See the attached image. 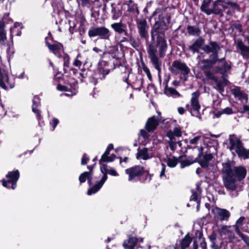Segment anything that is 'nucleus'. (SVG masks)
Segmentation results:
<instances>
[{
    "label": "nucleus",
    "mask_w": 249,
    "mask_h": 249,
    "mask_svg": "<svg viewBox=\"0 0 249 249\" xmlns=\"http://www.w3.org/2000/svg\"><path fill=\"white\" fill-rule=\"evenodd\" d=\"M165 30L164 25L159 23L155 24L151 34L152 40H154L155 36H157L156 43L149 44L147 50L150 62L159 72H160L162 65L160 59L165 55L167 48V44L164 38Z\"/></svg>",
    "instance_id": "nucleus-1"
},
{
    "label": "nucleus",
    "mask_w": 249,
    "mask_h": 249,
    "mask_svg": "<svg viewBox=\"0 0 249 249\" xmlns=\"http://www.w3.org/2000/svg\"><path fill=\"white\" fill-rule=\"evenodd\" d=\"M231 69L230 65L224 62L222 67H210L205 71L204 73L206 78L217 83V87L220 90H223V87L227 84L228 81L225 78V72Z\"/></svg>",
    "instance_id": "nucleus-2"
},
{
    "label": "nucleus",
    "mask_w": 249,
    "mask_h": 249,
    "mask_svg": "<svg viewBox=\"0 0 249 249\" xmlns=\"http://www.w3.org/2000/svg\"><path fill=\"white\" fill-rule=\"evenodd\" d=\"M229 148L231 151L234 150L240 158H249V150L244 148L240 138L235 137L234 134H231L229 135Z\"/></svg>",
    "instance_id": "nucleus-3"
},
{
    "label": "nucleus",
    "mask_w": 249,
    "mask_h": 249,
    "mask_svg": "<svg viewBox=\"0 0 249 249\" xmlns=\"http://www.w3.org/2000/svg\"><path fill=\"white\" fill-rule=\"evenodd\" d=\"M231 170L229 166L227 165L222 168V180L225 188L228 190L233 191L236 189L238 180L230 174Z\"/></svg>",
    "instance_id": "nucleus-4"
},
{
    "label": "nucleus",
    "mask_w": 249,
    "mask_h": 249,
    "mask_svg": "<svg viewBox=\"0 0 249 249\" xmlns=\"http://www.w3.org/2000/svg\"><path fill=\"white\" fill-rule=\"evenodd\" d=\"M225 165L229 166L231 169L230 174L237 180L241 181L246 177L247 170L245 167L242 165L234 166L230 162H225L222 163V168H224Z\"/></svg>",
    "instance_id": "nucleus-5"
},
{
    "label": "nucleus",
    "mask_w": 249,
    "mask_h": 249,
    "mask_svg": "<svg viewBox=\"0 0 249 249\" xmlns=\"http://www.w3.org/2000/svg\"><path fill=\"white\" fill-rule=\"evenodd\" d=\"M88 35L90 37L99 36L101 39H108L111 33L108 29L104 26H101L90 29Z\"/></svg>",
    "instance_id": "nucleus-6"
},
{
    "label": "nucleus",
    "mask_w": 249,
    "mask_h": 249,
    "mask_svg": "<svg viewBox=\"0 0 249 249\" xmlns=\"http://www.w3.org/2000/svg\"><path fill=\"white\" fill-rule=\"evenodd\" d=\"M200 95V92L198 90L193 92L191 94V106L192 108L188 109L192 115L199 117V110L200 109V105L198 102V98Z\"/></svg>",
    "instance_id": "nucleus-7"
},
{
    "label": "nucleus",
    "mask_w": 249,
    "mask_h": 249,
    "mask_svg": "<svg viewBox=\"0 0 249 249\" xmlns=\"http://www.w3.org/2000/svg\"><path fill=\"white\" fill-rule=\"evenodd\" d=\"M100 170L104 175L99 181L88 190V194L89 195H91L98 192L103 186L107 178V173H108V169H107V165L106 164H103L100 167Z\"/></svg>",
    "instance_id": "nucleus-8"
},
{
    "label": "nucleus",
    "mask_w": 249,
    "mask_h": 249,
    "mask_svg": "<svg viewBox=\"0 0 249 249\" xmlns=\"http://www.w3.org/2000/svg\"><path fill=\"white\" fill-rule=\"evenodd\" d=\"M171 71L174 74L180 72L183 75L186 76L188 74L190 70L185 63L178 60H176L172 64Z\"/></svg>",
    "instance_id": "nucleus-9"
},
{
    "label": "nucleus",
    "mask_w": 249,
    "mask_h": 249,
    "mask_svg": "<svg viewBox=\"0 0 249 249\" xmlns=\"http://www.w3.org/2000/svg\"><path fill=\"white\" fill-rule=\"evenodd\" d=\"M202 49L206 53H213V54L210 56V58L217 60L220 62H222L224 60V59H217L218 52L220 50V47L216 42H211L209 43V44L205 45L202 48Z\"/></svg>",
    "instance_id": "nucleus-10"
},
{
    "label": "nucleus",
    "mask_w": 249,
    "mask_h": 249,
    "mask_svg": "<svg viewBox=\"0 0 249 249\" xmlns=\"http://www.w3.org/2000/svg\"><path fill=\"white\" fill-rule=\"evenodd\" d=\"M6 177L8 178V179L6 181L4 180H2L3 186L4 187L9 188L8 183H11V187L12 189H15L16 187V182L19 177V173L18 171L17 170L15 171L8 172Z\"/></svg>",
    "instance_id": "nucleus-11"
},
{
    "label": "nucleus",
    "mask_w": 249,
    "mask_h": 249,
    "mask_svg": "<svg viewBox=\"0 0 249 249\" xmlns=\"http://www.w3.org/2000/svg\"><path fill=\"white\" fill-rule=\"evenodd\" d=\"M144 172L143 167L139 165L134 166L125 170V173L129 176L128 178L129 181H131L135 178L142 176Z\"/></svg>",
    "instance_id": "nucleus-12"
},
{
    "label": "nucleus",
    "mask_w": 249,
    "mask_h": 249,
    "mask_svg": "<svg viewBox=\"0 0 249 249\" xmlns=\"http://www.w3.org/2000/svg\"><path fill=\"white\" fill-rule=\"evenodd\" d=\"M137 26L140 36L142 38L147 39L148 36L147 21L144 19H139L137 21Z\"/></svg>",
    "instance_id": "nucleus-13"
},
{
    "label": "nucleus",
    "mask_w": 249,
    "mask_h": 249,
    "mask_svg": "<svg viewBox=\"0 0 249 249\" xmlns=\"http://www.w3.org/2000/svg\"><path fill=\"white\" fill-rule=\"evenodd\" d=\"M98 73L99 75V78L101 80L104 79L106 76L107 75L110 70L108 68L107 63L104 61H100L98 63Z\"/></svg>",
    "instance_id": "nucleus-14"
},
{
    "label": "nucleus",
    "mask_w": 249,
    "mask_h": 249,
    "mask_svg": "<svg viewBox=\"0 0 249 249\" xmlns=\"http://www.w3.org/2000/svg\"><path fill=\"white\" fill-rule=\"evenodd\" d=\"M217 61V60L212 58H211V59L200 60L198 62V67L200 70L203 71L204 72L205 71L213 66Z\"/></svg>",
    "instance_id": "nucleus-15"
},
{
    "label": "nucleus",
    "mask_w": 249,
    "mask_h": 249,
    "mask_svg": "<svg viewBox=\"0 0 249 249\" xmlns=\"http://www.w3.org/2000/svg\"><path fill=\"white\" fill-rule=\"evenodd\" d=\"M226 8V3L224 1L219 0L213 4V8L210 9V10L211 14L215 13L222 16L223 11Z\"/></svg>",
    "instance_id": "nucleus-16"
},
{
    "label": "nucleus",
    "mask_w": 249,
    "mask_h": 249,
    "mask_svg": "<svg viewBox=\"0 0 249 249\" xmlns=\"http://www.w3.org/2000/svg\"><path fill=\"white\" fill-rule=\"evenodd\" d=\"M110 26L116 33L119 34H123L126 36H128L126 25L122 22L114 23L111 24Z\"/></svg>",
    "instance_id": "nucleus-17"
},
{
    "label": "nucleus",
    "mask_w": 249,
    "mask_h": 249,
    "mask_svg": "<svg viewBox=\"0 0 249 249\" xmlns=\"http://www.w3.org/2000/svg\"><path fill=\"white\" fill-rule=\"evenodd\" d=\"M237 48L241 51V54L244 58L249 59V46H246L241 40L237 41Z\"/></svg>",
    "instance_id": "nucleus-18"
},
{
    "label": "nucleus",
    "mask_w": 249,
    "mask_h": 249,
    "mask_svg": "<svg viewBox=\"0 0 249 249\" xmlns=\"http://www.w3.org/2000/svg\"><path fill=\"white\" fill-rule=\"evenodd\" d=\"M204 42L205 41L203 38L198 37L192 45L189 46V48L194 53L196 52H198L199 49L202 48Z\"/></svg>",
    "instance_id": "nucleus-19"
},
{
    "label": "nucleus",
    "mask_w": 249,
    "mask_h": 249,
    "mask_svg": "<svg viewBox=\"0 0 249 249\" xmlns=\"http://www.w3.org/2000/svg\"><path fill=\"white\" fill-rule=\"evenodd\" d=\"M155 116L149 118L145 124V128L148 132L154 130L159 124Z\"/></svg>",
    "instance_id": "nucleus-20"
},
{
    "label": "nucleus",
    "mask_w": 249,
    "mask_h": 249,
    "mask_svg": "<svg viewBox=\"0 0 249 249\" xmlns=\"http://www.w3.org/2000/svg\"><path fill=\"white\" fill-rule=\"evenodd\" d=\"M198 234V238L195 239L193 242L194 249H197V243L200 244V246L202 249H206L207 245L204 238L202 237V234L200 232H198L196 234Z\"/></svg>",
    "instance_id": "nucleus-21"
},
{
    "label": "nucleus",
    "mask_w": 249,
    "mask_h": 249,
    "mask_svg": "<svg viewBox=\"0 0 249 249\" xmlns=\"http://www.w3.org/2000/svg\"><path fill=\"white\" fill-rule=\"evenodd\" d=\"M221 236H224V238L228 237L232 238L233 237V232L229 229V227L227 226H223L218 230Z\"/></svg>",
    "instance_id": "nucleus-22"
},
{
    "label": "nucleus",
    "mask_w": 249,
    "mask_h": 249,
    "mask_svg": "<svg viewBox=\"0 0 249 249\" xmlns=\"http://www.w3.org/2000/svg\"><path fill=\"white\" fill-rule=\"evenodd\" d=\"M92 173L91 172H85L80 175L79 180L80 183H82L85 182L86 179H87L88 183L90 186L92 184Z\"/></svg>",
    "instance_id": "nucleus-23"
},
{
    "label": "nucleus",
    "mask_w": 249,
    "mask_h": 249,
    "mask_svg": "<svg viewBox=\"0 0 249 249\" xmlns=\"http://www.w3.org/2000/svg\"><path fill=\"white\" fill-rule=\"evenodd\" d=\"M213 157L211 154H206L202 158H198V161L202 167L206 168L208 166L209 161L212 159Z\"/></svg>",
    "instance_id": "nucleus-24"
},
{
    "label": "nucleus",
    "mask_w": 249,
    "mask_h": 249,
    "mask_svg": "<svg viewBox=\"0 0 249 249\" xmlns=\"http://www.w3.org/2000/svg\"><path fill=\"white\" fill-rule=\"evenodd\" d=\"M216 213L221 220H225L230 216V213L225 209H216Z\"/></svg>",
    "instance_id": "nucleus-25"
},
{
    "label": "nucleus",
    "mask_w": 249,
    "mask_h": 249,
    "mask_svg": "<svg viewBox=\"0 0 249 249\" xmlns=\"http://www.w3.org/2000/svg\"><path fill=\"white\" fill-rule=\"evenodd\" d=\"M5 83H9V77L7 74L0 69V87L4 89H7Z\"/></svg>",
    "instance_id": "nucleus-26"
},
{
    "label": "nucleus",
    "mask_w": 249,
    "mask_h": 249,
    "mask_svg": "<svg viewBox=\"0 0 249 249\" xmlns=\"http://www.w3.org/2000/svg\"><path fill=\"white\" fill-rule=\"evenodd\" d=\"M137 239L135 237L129 238L123 243L124 247L127 249H133L136 244Z\"/></svg>",
    "instance_id": "nucleus-27"
},
{
    "label": "nucleus",
    "mask_w": 249,
    "mask_h": 249,
    "mask_svg": "<svg viewBox=\"0 0 249 249\" xmlns=\"http://www.w3.org/2000/svg\"><path fill=\"white\" fill-rule=\"evenodd\" d=\"M5 22L3 20H0V42H4L7 39L5 31Z\"/></svg>",
    "instance_id": "nucleus-28"
},
{
    "label": "nucleus",
    "mask_w": 249,
    "mask_h": 249,
    "mask_svg": "<svg viewBox=\"0 0 249 249\" xmlns=\"http://www.w3.org/2000/svg\"><path fill=\"white\" fill-rule=\"evenodd\" d=\"M167 136L170 139H174L175 136L180 137L181 136L180 129L179 127H176L173 131H169L167 132Z\"/></svg>",
    "instance_id": "nucleus-29"
},
{
    "label": "nucleus",
    "mask_w": 249,
    "mask_h": 249,
    "mask_svg": "<svg viewBox=\"0 0 249 249\" xmlns=\"http://www.w3.org/2000/svg\"><path fill=\"white\" fill-rule=\"evenodd\" d=\"M39 99L37 98H35L33 100V106H32V110L36 114V116L38 119H40L41 118V115L40 114L39 110L37 109V107L39 105Z\"/></svg>",
    "instance_id": "nucleus-30"
},
{
    "label": "nucleus",
    "mask_w": 249,
    "mask_h": 249,
    "mask_svg": "<svg viewBox=\"0 0 249 249\" xmlns=\"http://www.w3.org/2000/svg\"><path fill=\"white\" fill-rule=\"evenodd\" d=\"M196 161V159H193L191 157H188L185 159L182 160L180 161V167L183 168L186 166L190 165Z\"/></svg>",
    "instance_id": "nucleus-31"
},
{
    "label": "nucleus",
    "mask_w": 249,
    "mask_h": 249,
    "mask_svg": "<svg viewBox=\"0 0 249 249\" xmlns=\"http://www.w3.org/2000/svg\"><path fill=\"white\" fill-rule=\"evenodd\" d=\"M137 158H141L144 160L149 159L150 157L148 153V149L147 148H143L139 150Z\"/></svg>",
    "instance_id": "nucleus-32"
},
{
    "label": "nucleus",
    "mask_w": 249,
    "mask_h": 249,
    "mask_svg": "<svg viewBox=\"0 0 249 249\" xmlns=\"http://www.w3.org/2000/svg\"><path fill=\"white\" fill-rule=\"evenodd\" d=\"M192 241V238L188 234H186L184 238L182 240L181 243V248L184 249L189 247Z\"/></svg>",
    "instance_id": "nucleus-33"
},
{
    "label": "nucleus",
    "mask_w": 249,
    "mask_h": 249,
    "mask_svg": "<svg viewBox=\"0 0 249 249\" xmlns=\"http://www.w3.org/2000/svg\"><path fill=\"white\" fill-rule=\"evenodd\" d=\"M212 0H203V3L201 6L202 11L206 13L207 15L211 14L210 9L208 8V6L211 3Z\"/></svg>",
    "instance_id": "nucleus-34"
},
{
    "label": "nucleus",
    "mask_w": 249,
    "mask_h": 249,
    "mask_svg": "<svg viewBox=\"0 0 249 249\" xmlns=\"http://www.w3.org/2000/svg\"><path fill=\"white\" fill-rule=\"evenodd\" d=\"M47 46L49 50L54 54L56 55L58 51L60 50L62 45L61 44H50L48 42L46 43Z\"/></svg>",
    "instance_id": "nucleus-35"
},
{
    "label": "nucleus",
    "mask_w": 249,
    "mask_h": 249,
    "mask_svg": "<svg viewBox=\"0 0 249 249\" xmlns=\"http://www.w3.org/2000/svg\"><path fill=\"white\" fill-rule=\"evenodd\" d=\"M187 31L190 35L193 36H198L200 35L201 33L200 30L198 28L192 26H188Z\"/></svg>",
    "instance_id": "nucleus-36"
},
{
    "label": "nucleus",
    "mask_w": 249,
    "mask_h": 249,
    "mask_svg": "<svg viewBox=\"0 0 249 249\" xmlns=\"http://www.w3.org/2000/svg\"><path fill=\"white\" fill-rule=\"evenodd\" d=\"M165 92L167 95H171L175 98L180 96V94L173 88H167L165 90Z\"/></svg>",
    "instance_id": "nucleus-37"
},
{
    "label": "nucleus",
    "mask_w": 249,
    "mask_h": 249,
    "mask_svg": "<svg viewBox=\"0 0 249 249\" xmlns=\"http://www.w3.org/2000/svg\"><path fill=\"white\" fill-rule=\"evenodd\" d=\"M112 7V18L116 19L119 18L122 15L121 11L116 7H114L113 4L111 5Z\"/></svg>",
    "instance_id": "nucleus-38"
},
{
    "label": "nucleus",
    "mask_w": 249,
    "mask_h": 249,
    "mask_svg": "<svg viewBox=\"0 0 249 249\" xmlns=\"http://www.w3.org/2000/svg\"><path fill=\"white\" fill-rule=\"evenodd\" d=\"M197 192L195 190H192V196L190 197L191 200L196 201L197 200L198 194H201V189L199 185H196Z\"/></svg>",
    "instance_id": "nucleus-39"
},
{
    "label": "nucleus",
    "mask_w": 249,
    "mask_h": 249,
    "mask_svg": "<svg viewBox=\"0 0 249 249\" xmlns=\"http://www.w3.org/2000/svg\"><path fill=\"white\" fill-rule=\"evenodd\" d=\"M237 233L242 238V239L246 242V244L249 247V238L246 235H244L240 231V229L237 228L236 229Z\"/></svg>",
    "instance_id": "nucleus-40"
},
{
    "label": "nucleus",
    "mask_w": 249,
    "mask_h": 249,
    "mask_svg": "<svg viewBox=\"0 0 249 249\" xmlns=\"http://www.w3.org/2000/svg\"><path fill=\"white\" fill-rule=\"evenodd\" d=\"M178 163L177 160L175 158H169L167 161L168 166L170 167H175Z\"/></svg>",
    "instance_id": "nucleus-41"
},
{
    "label": "nucleus",
    "mask_w": 249,
    "mask_h": 249,
    "mask_svg": "<svg viewBox=\"0 0 249 249\" xmlns=\"http://www.w3.org/2000/svg\"><path fill=\"white\" fill-rule=\"evenodd\" d=\"M115 156H113V157H109L108 156L103 157V155L102 156L101 159L99 160L100 164L101 163V162H111L113 161L114 160Z\"/></svg>",
    "instance_id": "nucleus-42"
},
{
    "label": "nucleus",
    "mask_w": 249,
    "mask_h": 249,
    "mask_svg": "<svg viewBox=\"0 0 249 249\" xmlns=\"http://www.w3.org/2000/svg\"><path fill=\"white\" fill-rule=\"evenodd\" d=\"M232 91L235 96L239 97L240 99L243 98L245 95L239 89H234Z\"/></svg>",
    "instance_id": "nucleus-43"
},
{
    "label": "nucleus",
    "mask_w": 249,
    "mask_h": 249,
    "mask_svg": "<svg viewBox=\"0 0 249 249\" xmlns=\"http://www.w3.org/2000/svg\"><path fill=\"white\" fill-rule=\"evenodd\" d=\"M245 217L244 216L240 217L237 221L235 225V230L237 229V228H238L239 229V227L242 225L243 222L244 220H245Z\"/></svg>",
    "instance_id": "nucleus-44"
},
{
    "label": "nucleus",
    "mask_w": 249,
    "mask_h": 249,
    "mask_svg": "<svg viewBox=\"0 0 249 249\" xmlns=\"http://www.w3.org/2000/svg\"><path fill=\"white\" fill-rule=\"evenodd\" d=\"M142 69H143V71L146 74L148 79L150 80H151L152 77L150 73V70H149V69L146 66H144L142 67Z\"/></svg>",
    "instance_id": "nucleus-45"
},
{
    "label": "nucleus",
    "mask_w": 249,
    "mask_h": 249,
    "mask_svg": "<svg viewBox=\"0 0 249 249\" xmlns=\"http://www.w3.org/2000/svg\"><path fill=\"white\" fill-rule=\"evenodd\" d=\"M209 239L211 241L212 244L213 243H217L216 234L214 231H213L209 236Z\"/></svg>",
    "instance_id": "nucleus-46"
},
{
    "label": "nucleus",
    "mask_w": 249,
    "mask_h": 249,
    "mask_svg": "<svg viewBox=\"0 0 249 249\" xmlns=\"http://www.w3.org/2000/svg\"><path fill=\"white\" fill-rule=\"evenodd\" d=\"M169 144L171 150H174L176 148V142L174 141V139H170Z\"/></svg>",
    "instance_id": "nucleus-47"
},
{
    "label": "nucleus",
    "mask_w": 249,
    "mask_h": 249,
    "mask_svg": "<svg viewBox=\"0 0 249 249\" xmlns=\"http://www.w3.org/2000/svg\"><path fill=\"white\" fill-rule=\"evenodd\" d=\"M80 56H81L80 54H78L77 55L76 58L75 59V60L73 62V64L76 67H80L82 65V62L79 60L78 59V57H80Z\"/></svg>",
    "instance_id": "nucleus-48"
},
{
    "label": "nucleus",
    "mask_w": 249,
    "mask_h": 249,
    "mask_svg": "<svg viewBox=\"0 0 249 249\" xmlns=\"http://www.w3.org/2000/svg\"><path fill=\"white\" fill-rule=\"evenodd\" d=\"M89 160V158L88 157L86 154H84L81 160V164L82 165H85L87 163L88 161Z\"/></svg>",
    "instance_id": "nucleus-49"
},
{
    "label": "nucleus",
    "mask_w": 249,
    "mask_h": 249,
    "mask_svg": "<svg viewBox=\"0 0 249 249\" xmlns=\"http://www.w3.org/2000/svg\"><path fill=\"white\" fill-rule=\"evenodd\" d=\"M222 113L226 114H231L232 113V109L230 107H226L222 111Z\"/></svg>",
    "instance_id": "nucleus-50"
},
{
    "label": "nucleus",
    "mask_w": 249,
    "mask_h": 249,
    "mask_svg": "<svg viewBox=\"0 0 249 249\" xmlns=\"http://www.w3.org/2000/svg\"><path fill=\"white\" fill-rule=\"evenodd\" d=\"M78 3L79 4L82 5L83 6H85L88 4L90 0H77Z\"/></svg>",
    "instance_id": "nucleus-51"
},
{
    "label": "nucleus",
    "mask_w": 249,
    "mask_h": 249,
    "mask_svg": "<svg viewBox=\"0 0 249 249\" xmlns=\"http://www.w3.org/2000/svg\"><path fill=\"white\" fill-rule=\"evenodd\" d=\"M107 173L113 176H118L119 175L117 172L112 168L108 169Z\"/></svg>",
    "instance_id": "nucleus-52"
},
{
    "label": "nucleus",
    "mask_w": 249,
    "mask_h": 249,
    "mask_svg": "<svg viewBox=\"0 0 249 249\" xmlns=\"http://www.w3.org/2000/svg\"><path fill=\"white\" fill-rule=\"evenodd\" d=\"M129 36V38L127 39L125 37H124L123 39L121 40V42H123L125 41H129L131 43H134L135 40L131 36Z\"/></svg>",
    "instance_id": "nucleus-53"
},
{
    "label": "nucleus",
    "mask_w": 249,
    "mask_h": 249,
    "mask_svg": "<svg viewBox=\"0 0 249 249\" xmlns=\"http://www.w3.org/2000/svg\"><path fill=\"white\" fill-rule=\"evenodd\" d=\"M200 136H196L193 139L190 140V143L191 144H195L196 143L198 140L200 139Z\"/></svg>",
    "instance_id": "nucleus-54"
},
{
    "label": "nucleus",
    "mask_w": 249,
    "mask_h": 249,
    "mask_svg": "<svg viewBox=\"0 0 249 249\" xmlns=\"http://www.w3.org/2000/svg\"><path fill=\"white\" fill-rule=\"evenodd\" d=\"M64 66L65 67H68V64L69 63V57L67 55L64 56Z\"/></svg>",
    "instance_id": "nucleus-55"
},
{
    "label": "nucleus",
    "mask_w": 249,
    "mask_h": 249,
    "mask_svg": "<svg viewBox=\"0 0 249 249\" xmlns=\"http://www.w3.org/2000/svg\"><path fill=\"white\" fill-rule=\"evenodd\" d=\"M212 249H221V247L218 245L217 243H213L211 244Z\"/></svg>",
    "instance_id": "nucleus-56"
},
{
    "label": "nucleus",
    "mask_w": 249,
    "mask_h": 249,
    "mask_svg": "<svg viewBox=\"0 0 249 249\" xmlns=\"http://www.w3.org/2000/svg\"><path fill=\"white\" fill-rule=\"evenodd\" d=\"M162 165V169H161V171L160 173V177L161 178L163 176H164V174H165V165L163 164V163H162L161 164Z\"/></svg>",
    "instance_id": "nucleus-57"
},
{
    "label": "nucleus",
    "mask_w": 249,
    "mask_h": 249,
    "mask_svg": "<svg viewBox=\"0 0 249 249\" xmlns=\"http://www.w3.org/2000/svg\"><path fill=\"white\" fill-rule=\"evenodd\" d=\"M59 123V121L57 119H56V118H54L53 120V122H52V125L53 126V129H54L55 128V127L56 126L57 124H58V123Z\"/></svg>",
    "instance_id": "nucleus-58"
},
{
    "label": "nucleus",
    "mask_w": 249,
    "mask_h": 249,
    "mask_svg": "<svg viewBox=\"0 0 249 249\" xmlns=\"http://www.w3.org/2000/svg\"><path fill=\"white\" fill-rule=\"evenodd\" d=\"M227 4L230 5L232 8L238 9V6L235 3L229 1V2H228Z\"/></svg>",
    "instance_id": "nucleus-59"
},
{
    "label": "nucleus",
    "mask_w": 249,
    "mask_h": 249,
    "mask_svg": "<svg viewBox=\"0 0 249 249\" xmlns=\"http://www.w3.org/2000/svg\"><path fill=\"white\" fill-rule=\"evenodd\" d=\"M178 111L180 114H183L185 112V109L182 107H179L178 108Z\"/></svg>",
    "instance_id": "nucleus-60"
},
{
    "label": "nucleus",
    "mask_w": 249,
    "mask_h": 249,
    "mask_svg": "<svg viewBox=\"0 0 249 249\" xmlns=\"http://www.w3.org/2000/svg\"><path fill=\"white\" fill-rule=\"evenodd\" d=\"M140 133L141 136L143 138H145L147 137V133L145 130L142 129L140 131Z\"/></svg>",
    "instance_id": "nucleus-61"
},
{
    "label": "nucleus",
    "mask_w": 249,
    "mask_h": 249,
    "mask_svg": "<svg viewBox=\"0 0 249 249\" xmlns=\"http://www.w3.org/2000/svg\"><path fill=\"white\" fill-rule=\"evenodd\" d=\"M57 89L61 91L66 90V87L64 86L58 85L57 86Z\"/></svg>",
    "instance_id": "nucleus-62"
},
{
    "label": "nucleus",
    "mask_w": 249,
    "mask_h": 249,
    "mask_svg": "<svg viewBox=\"0 0 249 249\" xmlns=\"http://www.w3.org/2000/svg\"><path fill=\"white\" fill-rule=\"evenodd\" d=\"M244 111H249V105H245L243 107Z\"/></svg>",
    "instance_id": "nucleus-63"
},
{
    "label": "nucleus",
    "mask_w": 249,
    "mask_h": 249,
    "mask_svg": "<svg viewBox=\"0 0 249 249\" xmlns=\"http://www.w3.org/2000/svg\"><path fill=\"white\" fill-rule=\"evenodd\" d=\"M109 152L110 150L107 148L105 153L103 154V157H104L105 156H108V155L109 154Z\"/></svg>",
    "instance_id": "nucleus-64"
}]
</instances>
